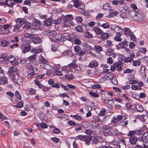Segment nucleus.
Instances as JSON below:
<instances>
[{
  "instance_id": "obj_8",
  "label": "nucleus",
  "mask_w": 148,
  "mask_h": 148,
  "mask_svg": "<svg viewBox=\"0 0 148 148\" xmlns=\"http://www.w3.org/2000/svg\"><path fill=\"white\" fill-rule=\"evenodd\" d=\"M92 138V137L90 135H85V137L83 141L85 142V144L88 145H89L90 144V142Z\"/></svg>"
},
{
  "instance_id": "obj_60",
  "label": "nucleus",
  "mask_w": 148,
  "mask_h": 148,
  "mask_svg": "<svg viewBox=\"0 0 148 148\" xmlns=\"http://www.w3.org/2000/svg\"><path fill=\"white\" fill-rule=\"evenodd\" d=\"M34 36H35V35L34 34H31L27 33L25 34V38H29L32 39V37H34Z\"/></svg>"
},
{
  "instance_id": "obj_59",
  "label": "nucleus",
  "mask_w": 148,
  "mask_h": 148,
  "mask_svg": "<svg viewBox=\"0 0 148 148\" xmlns=\"http://www.w3.org/2000/svg\"><path fill=\"white\" fill-rule=\"evenodd\" d=\"M112 143L114 145L116 146V145H118L119 147V148H121L120 147L121 146L119 144V143L117 140H113L112 141Z\"/></svg>"
},
{
  "instance_id": "obj_54",
  "label": "nucleus",
  "mask_w": 148,
  "mask_h": 148,
  "mask_svg": "<svg viewBox=\"0 0 148 148\" xmlns=\"http://www.w3.org/2000/svg\"><path fill=\"white\" fill-rule=\"evenodd\" d=\"M141 64V62L139 60H134L133 62V65L134 66H138Z\"/></svg>"
},
{
  "instance_id": "obj_41",
  "label": "nucleus",
  "mask_w": 148,
  "mask_h": 148,
  "mask_svg": "<svg viewBox=\"0 0 148 148\" xmlns=\"http://www.w3.org/2000/svg\"><path fill=\"white\" fill-rule=\"evenodd\" d=\"M84 36L85 37L88 38H92L93 37L92 34L88 31L84 33Z\"/></svg>"
},
{
  "instance_id": "obj_56",
  "label": "nucleus",
  "mask_w": 148,
  "mask_h": 148,
  "mask_svg": "<svg viewBox=\"0 0 148 148\" xmlns=\"http://www.w3.org/2000/svg\"><path fill=\"white\" fill-rule=\"evenodd\" d=\"M106 80V78L104 77H102L98 80V82L102 83Z\"/></svg>"
},
{
  "instance_id": "obj_9",
  "label": "nucleus",
  "mask_w": 148,
  "mask_h": 148,
  "mask_svg": "<svg viewBox=\"0 0 148 148\" xmlns=\"http://www.w3.org/2000/svg\"><path fill=\"white\" fill-rule=\"evenodd\" d=\"M98 65V62L96 60H93L89 63L88 66L91 68H96Z\"/></svg>"
},
{
  "instance_id": "obj_64",
  "label": "nucleus",
  "mask_w": 148,
  "mask_h": 148,
  "mask_svg": "<svg viewBox=\"0 0 148 148\" xmlns=\"http://www.w3.org/2000/svg\"><path fill=\"white\" fill-rule=\"evenodd\" d=\"M74 42L75 44L80 45L81 44V41L79 39L77 38H75L74 40Z\"/></svg>"
},
{
  "instance_id": "obj_32",
  "label": "nucleus",
  "mask_w": 148,
  "mask_h": 148,
  "mask_svg": "<svg viewBox=\"0 0 148 148\" xmlns=\"http://www.w3.org/2000/svg\"><path fill=\"white\" fill-rule=\"evenodd\" d=\"M73 5L75 8L83 7L84 8L85 4L83 3L80 2H78L76 3H74Z\"/></svg>"
},
{
  "instance_id": "obj_19",
  "label": "nucleus",
  "mask_w": 148,
  "mask_h": 148,
  "mask_svg": "<svg viewBox=\"0 0 148 148\" xmlns=\"http://www.w3.org/2000/svg\"><path fill=\"white\" fill-rule=\"evenodd\" d=\"M62 54L65 56L68 57H71L73 56V53L71 51L68 50H65L62 53Z\"/></svg>"
},
{
  "instance_id": "obj_18",
  "label": "nucleus",
  "mask_w": 148,
  "mask_h": 148,
  "mask_svg": "<svg viewBox=\"0 0 148 148\" xmlns=\"http://www.w3.org/2000/svg\"><path fill=\"white\" fill-rule=\"evenodd\" d=\"M93 30L95 32L96 34L101 35L103 33V31L101 29L97 27H94Z\"/></svg>"
},
{
  "instance_id": "obj_31",
  "label": "nucleus",
  "mask_w": 148,
  "mask_h": 148,
  "mask_svg": "<svg viewBox=\"0 0 148 148\" xmlns=\"http://www.w3.org/2000/svg\"><path fill=\"white\" fill-rule=\"evenodd\" d=\"M114 50L110 48L107 49L106 51V53L108 56H110L114 52Z\"/></svg>"
},
{
  "instance_id": "obj_4",
  "label": "nucleus",
  "mask_w": 148,
  "mask_h": 148,
  "mask_svg": "<svg viewBox=\"0 0 148 148\" xmlns=\"http://www.w3.org/2000/svg\"><path fill=\"white\" fill-rule=\"evenodd\" d=\"M143 136L142 137H139L138 138V140L140 141H144L145 142L148 141V133L144 132L142 134Z\"/></svg>"
},
{
  "instance_id": "obj_47",
  "label": "nucleus",
  "mask_w": 148,
  "mask_h": 148,
  "mask_svg": "<svg viewBox=\"0 0 148 148\" xmlns=\"http://www.w3.org/2000/svg\"><path fill=\"white\" fill-rule=\"evenodd\" d=\"M119 44L121 47L123 48L124 47V45H127L128 44L127 43V40L125 39L124 40V41L123 42H121L119 43Z\"/></svg>"
},
{
  "instance_id": "obj_22",
  "label": "nucleus",
  "mask_w": 148,
  "mask_h": 148,
  "mask_svg": "<svg viewBox=\"0 0 148 148\" xmlns=\"http://www.w3.org/2000/svg\"><path fill=\"white\" fill-rule=\"evenodd\" d=\"M52 22V20L49 18L46 19L44 21V24L47 26L51 25Z\"/></svg>"
},
{
  "instance_id": "obj_24",
  "label": "nucleus",
  "mask_w": 148,
  "mask_h": 148,
  "mask_svg": "<svg viewBox=\"0 0 148 148\" xmlns=\"http://www.w3.org/2000/svg\"><path fill=\"white\" fill-rule=\"evenodd\" d=\"M145 129V127H144L143 128H140L139 129H136L135 130L136 132L135 134L138 135H140L142 134L143 132V130Z\"/></svg>"
},
{
  "instance_id": "obj_49",
  "label": "nucleus",
  "mask_w": 148,
  "mask_h": 148,
  "mask_svg": "<svg viewBox=\"0 0 148 148\" xmlns=\"http://www.w3.org/2000/svg\"><path fill=\"white\" fill-rule=\"evenodd\" d=\"M101 27L104 29H106L109 28L110 27V25L107 22L101 24Z\"/></svg>"
},
{
  "instance_id": "obj_39",
  "label": "nucleus",
  "mask_w": 148,
  "mask_h": 148,
  "mask_svg": "<svg viewBox=\"0 0 148 148\" xmlns=\"http://www.w3.org/2000/svg\"><path fill=\"white\" fill-rule=\"evenodd\" d=\"M125 34L126 35H130L132 33V32L130 29L128 28H125L124 29Z\"/></svg>"
},
{
  "instance_id": "obj_14",
  "label": "nucleus",
  "mask_w": 148,
  "mask_h": 148,
  "mask_svg": "<svg viewBox=\"0 0 148 148\" xmlns=\"http://www.w3.org/2000/svg\"><path fill=\"white\" fill-rule=\"evenodd\" d=\"M34 36L32 38V40L34 44H38L41 41L40 38L37 36Z\"/></svg>"
},
{
  "instance_id": "obj_58",
  "label": "nucleus",
  "mask_w": 148,
  "mask_h": 148,
  "mask_svg": "<svg viewBox=\"0 0 148 148\" xmlns=\"http://www.w3.org/2000/svg\"><path fill=\"white\" fill-rule=\"evenodd\" d=\"M75 20L77 23H80L82 21L83 18L81 17L77 16L75 18Z\"/></svg>"
},
{
  "instance_id": "obj_38",
  "label": "nucleus",
  "mask_w": 148,
  "mask_h": 148,
  "mask_svg": "<svg viewBox=\"0 0 148 148\" xmlns=\"http://www.w3.org/2000/svg\"><path fill=\"white\" fill-rule=\"evenodd\" d=\"M106 110L105 108H102L100 110L98 114V116H104L105 114V113L106 112Z\"/></svg>"
},
{
  "instance_id": "obj_45",
  "label": "nucleus",
  "mask_w": 148,
  "mask_h": 148,
  "mask_svg": "<svg viewBox=\"0 0 148 148\" xmlns=\"http://www.w3.org/2000/svg\"><path fill=\"white\" fill-rule=\"evenodd\" d=\"M67 34H68L66 33H64L63 37L64 38H65L67 39L68 40L71 41V40H72L71 36L70 35H66Z\"/></svg>"
},
{
  "instance_id": "obj_30",
  "label": "nucleus",
  "mask_w": 148,
  "mask_h": 148,
  "mask_svg": "<svg viewBox=\"0 0 148 148\" xmlns=\"http://www.w3.org/2000/svg\"><path fill=\"white\" fill-rule=\"evenodd\" d=\"M7 79L6 77H1L0 78V84L3 85L8 84Z\"/></svg>"
},
{
  "instance_id": "obj_37",
  "label": "nucleus",
  "mask_w": 148,
  "mask_h": 148,
  "mask_svg": "<svg viewBox=\"0 0 148 148\" xmlns=\"http://www.w3.org/2000/svg\"><path fill=\"white\" fill-rule=\"evenodd\" d=\"M137 12L134 10H131L129 12V15L130 17L133 19Z\"/></svg>"
},
{
  "instance_id": "obj_5",
  "label": "nucleus",
  "mask_w": 148,
  "mask_h": 148,
  "mask_svg": "<svg viewBox=\"0 0 148 148\" xmlns=\"http://www.w3.org/2000/svg\"><path fill=\"white\" fill-rule=\"evenodd\" d=\"M113 65H115L116 67V70L117 71H121L122 70V67L123 66V64L120 61L114 63Z\"/></svg>"
},
{
  "instance_id": "obj_6",
  "label": "nucleus",
  "mask_w": 148,
  "mask_h": 148,
  "mask_svg": "<svg viewBox=\"0 0 148 148\" xmlns=\"http://www.w3.org/2000/svg\"><path fill=\"white\" fill-rule=\"evenodd\" d=\"M17 77H18V76H17ZM12 79L15 84H18L21 85L23 84V79L21 77H19V76L18 77H17L16 79L14 77H12Z\"/></svg>"
},
{
  "instance_id": "obj_25",
  "label": "nucleus",
  "mask_w": 148,
  "mask_h": 148,
  "mask_svg": "<svg viewBox=\"0 0 148 148\" xmlns=\"http://www.w3.org/2000/svg\"><path fill=\"white\" fill-rule=\"evenodd\" d=\"M10 71L13 72L14 74H15L17 76H19V73L18 72V70L16 67H10Z\"/></svg>"
},
{
  "instance_id": "obj_10",
  "label": "nucleus",
  "mask_w": 148,
  "mask_h": 148,
  "mask_svg": "<svg viewBox=\"0 0 148 148\" xmlns=\"http://www.w3.org/2000/svg\"><path fill=\"white\" fill-rule=\"evenodd\" d=\"M24 46L23 49L22 51L23 53H26L29 51L31 47V46L30 44L28 43H26L23 45Z\"/></svg>"
},
{
  "instance_id": "obj_16",
  "label": "nucleus",
  "mask_w": 148,
  "mask_h": 148,
  "mask_svg": "<svg viewBox=\"0 0 148 148\" xmlns=\"http://www.w3.org/2000/svg\"><path fill=\"white\" fill-rule=\"evenodd\" d=\"M8 57L6 53H3L0 56V60L2 61V62H5L7 61Z\"/></svg>"
},
{
  "instance_id": "obj_43",
  "label": "nucleus",
  "mask_w": 148,
  "mask_h": 148,
  "mask_svg": "<svg viewBox=\"0 0 148 148\" xmlns=\"http://www.w3.org/2000/svg\"><path fill=\"white\" fill-rule=\"evenodd\" d=\"M29 69L30 70H33L34 71V73L35 74H37L38 72V69L36 68H33L32 65H29Z\"/></svg>"
},
{
  "instance_id": "obj_2",
  "label": "nucleus",
  "mask_w": 148,
  "mask_h": 148,
  "mask_svg": "<svg viewBox=\"0 0 148 148\" xmlns=\"http://www.w3.org/2000/svg\"><path fill=\"white\" fill-rule=\"evenodd\" d=\"M74 49L75 52L78 55L81 56L84 55V49L82 50L80 47L78 46H75L74 47Z\"/></svg>"
},
{
  "instance_id": "obj_46",
  "label": "nucleus",
  "mask_w": 148,
  "mask_h": 148,
  "mask_svg": "<svg viewBox=\"0 0 148 148\" xmlns=\"http://www.w3.org/2000/svg\"><path fill=\"white\" fill-rule=\"evenodd\" d=\"M118 13V11H115L114 12L111 11L110 12L109 14V16H110L111 17H112L114 16L117 15Z\"/></svg>"
},
{
  "instance_id": "obj_42",
  "label": "nucleus",
  "mask_w": 148,
  "mask_h": 148,
  "mask_svg": "<svg viewBox=\"0 0 148 148\" xmlns=\"http://www.w3.org/2000/svg\"><path fill=\"white\" fill-rule=\"evenodd\" d=\"M145 117V116L144 114L137 115V118L140 120L142 122H143L146 121V119L144 118Z\"/></svg>"
},
{
  "instance_id": "obj_12",
  "label": "nucleus",
  "mask_w": 148,
  "mask_h": 148,
  "mask_svg": "<svg viewBox=\"0 0 148 148\" xmlns=\"http://www.w3.org/2000/svg\"><path fill=\"white\" fill-rule=\"evenodd\" d=\"M63 20L68 21H70L73 19V16L71 14H67L65 16H62Z\"/></svg>"
},
{
  "instance_id": "obj_35",
  "label": "nucleus",
  "mask_w": 148,
  "mask_h": 148,
  "mask_svg": "<svg viewBox=\"0 0 148 148\" xmlns=\"http://www.w3.org/2000/svg\"><path fill=\"white\" fill-rule=\"evenodd\" d=\"M136 109L139 112H142L144 110V108L142 105L140 104H138L136 106Z\"/></svg>"
},
{
  "instance_id": "obj_52",
  "label": "nucleus",
  "mask_w": 148,
  "mask_h": 148,
  "mask_svg": "<svg viewBox=\"0 0 148 148\" xmlns=\"http://www.w3.org/2000/svg\"><path fill=\"white\" fill-rule=\"evenodd\" d=\"M75 29L76 31L79 32H82L83 27L82 26L78 25L75 27Z\"/></svg>"
},
{
  "instance_id": "obj_50",
  "label": "nucleus",
  "mask_w": 148,
  "mask_h": 148,
  "mask_svg": "<svg viewBox=\"0 0 148 148\" xmlns=\"http://www.w3.org/2000/svg\"><path fill=\"white\" fill-rule=\"evenodd\" d=\"M15 95L17 99L19 100H21V97L18 91L16 90V91L15 92Z\"/></svg>"
},
{
  "instance_id": "obj_62",
  "label": "nucleus",
  "mask_w": 148,
  "mask_h": 148,
  "mask_svg": "<svg viewBox=\"0 0 148 148\" xmlns=\"http://www.w3.org/2000/svg\"><path fill=\"white\" fill-rule=\"evenodd\" d=\"M62 70L64 71H66V72L70 71L71 70V69L69 66V65L68 66H66L62 68Z\"/></svg>"
},
{
  "instance_id": "obj_1",
  "label": "nucleus",
  "mask_w": 148,
  "mask_h": 148,
  "mask_svg": "<svg viewBox=\"0 0 148 148\" xmlns=\"http://www.w3.org/2000/svg\"><path fill=\"white\" fill-rule=\"evenodd\" d=\"M103 134L105 136H112L114 133V131L112 130L108 126L105 125L102 127Z\"/></svg>"
},
{
  "instance_id": "obj_28",
  "label": "nucleus",
  "mask_w": 148,
  "mask_h": 148,
  "mask_svg": "<svg viewBox=\"0 0 148 148\" xmlns=\"http://www.w3.org/2000/svg\"><path fill=\"white\" fill-rule=\"evenodd\" d=\"M103 9L105 10H111V7L110 4L109 3H106L103 5Z\"/></svg>"
},
{
  "instance_id": "obj_44",
  "label": "nucleus",
  "mask_w": 148,
  "mask_h": 148,
  "mask_svg": "<svg viewBox=\"0 0 148 148\" xmlns=\"http://www.w3.org/2000/svg\"><path fill=\"white\" fill-rule=\"evenodd\" d=\"M85 137V135H79L76 137L75 140H79L82 141H83Z\"/></svg>"
},
{
  "instance_id": "obj_51",
  "label": "nucleus",
  "mask_w": 148,
  "mask_h": 148,
  "mask_svg": "<svg viewBox=\"0 0 148 148\" xmlns=\"http://www.w3.org/2000/svg\"><path fill=\"white\" fill-rule=\"evenodd\" d=\"M89 94L92 97H99V95L96 94L95 92L92 91L89 92Z\"/></svg>"
},
{
  "instance_id": "obj_3",
  "label": "nucleus",
  "mask_w": 148,
  "mask_h": 148,
  "mask_svg": "<svg viewBox=\"0 0 148 148\" xmlns=\"http://www.w3.org/2000/svg\"><path fill=\"white\" fill-rule=\"evenodd\" d=\"M129 142L130 144H128V146L130 148H133V145H136L137 141V138L136 136H132L129 138Z\"/></svg>"
},
{
  "instance_id": "obj_7",
  "label": "nucleus",
  "mask_w": 148,
  "mask_h": 148,
  "mask_svg": "<svg viewBox=\"0 0 148 148\" xmlns=\"http://www.w3.org/2000/svg\"><path fill=\"white\" fill-rule=\"evenodd\" d=\"M124 0H120L118 1L119 5H118V7L119 9V10L122 11L125 9V12H126L127 10V8L126 7V8H125V5L123 6L122 7H121V5H122L124 4Z\"/></svg>"
},
{
  "instance_id": "obj_48",
  "label": "nucleus",
  "mask_w": 148,
  "mask_h": 148,
  "mask_svg": "<svg viewBox=\"0 0 148 148\" xmlns=\"http://www.w3.org/2000/svg\"><path fill=\"white\" fill-rule=\"evenodd\" d=\"M148 148V145H147V146L145 145H143L142 146H141L139 145L138 144H137V145H135V147H134V148Z\"/></svg>"
},
{
  "instance_id": "obj_57",
  "label": "nucleus",
  "mask_w": 148,
  "mask_h": 148,
  "mask_svg": "<svg viewBox=\"0 0 148 148\" xmlns=\"http://www.w3.org/2000/svg\"><path fill=\"white\" fill-rule=\"evenodd\" d=\"M135 133L136 132H135V130L129 131L128 136L131 137L134 136H133Z\"/></svg>"
},
{
  "instance_id": "obj_40",
  "label": "nucleus",
  "mask_w": 148,
  "mask_h": 148,
  "mask_svg": "<svg viewBox=\"0 0 148 148\" xmlns=\"http://www.w3.org/2000/svg\"><path fill=\"white\" fill-rule=\"evenodd\" d=\"M9 42L6 40L1 41V46L2 47H6L9 45Z\"/></svg>"
},
{
  "instance_id": "obj_21",
  "label": "nucleus",
  "mask_w": 148,
  "mask_h": 148,
  "mask_svg": "<svg viewBox=\"0 0 148 148\" xmlns=\"http://www.w3.org/2000/svg\"><path fill=\"white\" fill-rule=\"evenodd\" d=\"M77 61L76 60H74L71 63L69 64L70 68H77L78 67V64L77 63Z\"/></svg>"
},
{
  "instance_id": "obj_11",
  "label": "nucleus",
  "mask_w": 148,
  "mask_h": 148,
  "mask_svg": "<svg viewBox=\"0 0 148 148\" xmlns=\"http://www.w3.org/2000/svg\"><path fill=\"white\" fill-rule=\"evenodd\" d=\"M82 45L84 51V55L85 54V52L87 51H89L91 50L92 49L91 47L88 44L86 43H85L82 44Z\"/></svg>"
},
{
  "instance_id": "obj_33",
  "label": "nucleus",
  "mask_w": 148,
  "mask_h": 148,
  "mask_svg": "<svg viewBox=\"0 0 148 148\" xmlns=\"http://www.w3.org/2000/svg\"><path fill=\"white\" fill-rule=\"evenodd\" d=\"M16 24L14 26V28L13 29V31L14 32L17 31L20 29V27H21L18 22H16Z\"/></svg>"
},
{
  "instance_id": "obj_29",
  "label": "nucleus",
  "mask_w": 148,
  "mask_h": 148,
  "mask_svg": "<svg viewBox=\"0 0 148 148\" xmlns=\"http://www.w3.org/2000/svg\"><path fill=\"white\" fill-rule=\"evenodd\" d=\"M43 34L46 35L47 36H52L53 34H55V32L53 31H45L43 32Z\"/></svg>"
},
{
  "instance_id": "obj_20",
  "label": "nucleus",
  "mask_w": 148,
  "mask_h": 148,
  "mask_svg": "<svg viewBox=\"0 0 148 148\" xmlns=\"http://www.w3.org/2000/svg\"><path fill=\"white\" fill-rule=\"evenodd\" d=\"M63 35H62L60 34H57L55 32V34H53L52 36H54V38L57 40L59 41H62V37H63Z\"/></svg>"
},
{
  "instance_id": "obj_55",
  "label": "nucleus",
  "mask_w": 148,
  "mask_h": 148,
  "mask_svg": "<svg viewBox=\"0 0 148 148\" xmlns=\"http://www.w3.org/2000/svg\"><path fill=\"white\" fill-rule=\"evenodd\" d=\"M53 22L55 24L58 25L60 24L62 22V20L61 18L58 19H53Z\"/></svg>"
},
{
  "instance_id": "obj_36",
  "label": "nucleus",
  "mask_w": 148,
  "mask_h": 148,
  "mask_svg": "<svg viewBox=\"0 0 148 148\" xmlns=\"http://www.w3.org/2000/svg\"><path fill=\"white\" fill-rule=\"evenodd\" d=\"M106 76L107 78H108V80H111L113 79V74L111 72H108L106 74Z\"/></svg>"
},
{
  "instance_id": "obj_17",
  "label": "nucleus",
  "mask_w": 148,
  "mask_h": 148,
  "mask_svg": "<svg viewBox=\"0 0 148 148\" xmlns=\"http://www.w3.org/2000/svg\"><path fill=\"white\" fill-rule=\"evenodd\" d=\"M142 16L141 14L137 12L133 20L134 21H140L142 20Z\"/></svg>"
},
{
  "instance_id": "obj_63",
  "label": "nucleus",
  "mask_w": 148,
  "mask_h": 148,
  "mask_svg": "<svg viewBox=\"0 0 148 148\" xmlns=\"http://www.w3.org/2000/svg\"><path fill=\"white\" fill-rule=\"evenodd\" d=\"M51 139L53 142L56 143H59L60 141V138L56 137L51 138Z\"/></svg>"
},
{
  "instance_id": "obj_27",
  "label": "nucleus",
  "mask_w": 148,
  "mask_h": 148,
  "mask_svg": "<svg viewBox=\"0 0 148 148\" xmlns=\"http://www.w3.org/2000/svg\"><path fill=\"white\" fill-rule=\"evenodd\" d=\"M101 37L103 40H105L107 39L109 37V35L107 33H103L101 34Z\"/></svg>"
},
{
  "instance_id": "obj_61",
  "label": "nucleus",
  "mask_w": 148,
  "mask_h": 148,
  "mask_svg": "<svg viewBox=\"0 0 148 148\" xmlns=\"http://www.w3.org/2000/svg\"><path fill=\"white\" fill-rule=\"evenodd\" d=\"M124 61L126 63H127L128 62H131L132 60H133V59L130 58L129 57H127V58H125Z\"/></svg>"
},
{
  "instance_id": "obj_15",
  "label": "nucleus",
  "mask_w": 148,
  "mask_h": 148,
  "mask_svg": "<svg viewBox=\"0 0 148 148\" xmlns=\"http://www.w3.org/2000/svg\"><path fill=\"white\" fill-rule=\"evenodd\" d=\"M94 48L97 51V53L99 54V56H102V54L99 52L102 51H103V49L102 47L98 45H95L94 46Z\"/></svg>"
},
{
  "instance_id": "obj_34",
  "label": "nucleus",
  "mask_w": 148,
  "mask_h": 148,
  "mask_svg": "<svg viewBox=\"0 0 148 148\" xmlns=\"http://www.w3.org/2000/svg\"><path fill=\"white\" fill-rule=\"evenodd\" d=\"M63 22L64 23V27H69L72 25L71 22L69 21L63 20Z\"/></svg>"
},
{
  "instance_id": "obj_53",
  "label": "nucleus",
  "mask_w": 148,
  "mask_h": 148,
  "mask_svg": "<svg viewBox=\"0 0 148 148\" xmlns=\"http://www.w3.org/2000/svg\"><path fill=\"white\" fill-rule=\"evenodd\" d=\"M73 117L74 119L77 120L78 121H81L82 119V118L78 114H76L73 116Z\"/></svg>"
},
{
  "instance_id": "obj_13",
  "label": "nucleus",
  "mask_w": 148,
  "mask_h": 148,
  "mask_svg": "<svg viewBox=\"0 0 148 148\" xmlns=\"http://www.w3.org/2000/svg\"><path fill=\"white\" fill-rule=\"evenodd\" d=\"M27 21L26 19H22L21 18H18L15 20V22H18L21 27L25 23H27Z\"/></svg>"
},
{
  "instance_id": "obj_23",
  "label": "nucleus",
  "mask_w": 148,
  "mask_h": 148,
  "mask_svg": "<svg viewBox=\"0 0 148 148\" xmlns=\"http://www.w3.org/2000/svg\"><path fill=\"white\" fill-rule=\"evenodd\" d=\"M102 140V138L100 136H96L92 140V143L95 144H96L100 143Z\"/></svg>"
},
{
  "instance_id": "obj_26",
  "label": "nucleus",
  "mask_w": 148,
  "mask_h": 148,
  "mask_svg": "<svg viewBox=\"0 0 148 148\" xmlns=\"http://www.w3.org/2000/svg\"><path fill=\"white\" fill-rule=\"evenodd\" d=\"M15 59V56L12 55H10L8 58L7 61H9L10 62H11L12 63L15 64L16 63Z\"/></svg>"
}]
</instances>
